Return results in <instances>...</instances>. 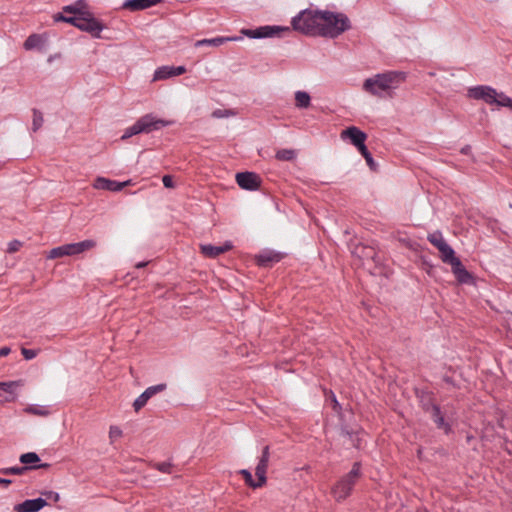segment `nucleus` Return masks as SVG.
Here are the masks:
<instances>
[{
    "mask_svg": "<svg viewBox=\"0 0 512 512\" xmlns=\"http://www.w3.org/2000/svg\"><path fill=\"white\" fill-rule=\"evenodd\" d=\"M406 78L407 74L402 71L378 73L364 81L363 89L374 96L381 97L383 92L397 89Z\"/></svg>",
    "mask_w": 512,
    "mask_h": 512,
    "instance_id": "obj_1",
    "label": "nucleus"
},
{
    "mask_svg": "<svg viewBox=\"0 0 512 512\" xmlns=\"http://www.w3.org/2000/svg\"><path fill=\"white\" fill-rule=\"evenodd\" d=\"M349 29H351V22L347 15L323 10L318 36L334 39Z\"/></svg>",
    "mask_w": 512,
    "mask_h": 512,
    "instance_id": "obj_2",
    "label": "nucleus"
},
{
    "mask_svg": "<svg viewBox=\"0 0 512 512\" xmlns=\"http://www.w3.org/2000/svg\"><path fill=\"white\" fill-rule=\"evenodd\" d=\"M323 10L307 8L300 11L291 20L292 28L304 35L318 36Z\"/></svg>",
    "mask_w": 512,
    "mask_h": 512,
    "instance_id": "obj_3",
    "label": "nucleus"
},
{
    "mask_svg": "<svg viewBox=\"0 0 512 512\" xmlns=\"http://www.w3.org/2000/svg\"><path fill=\"white\" fill-rule=\"evenodd\" d=\"M171 123V121L157 118L152 113L145 114L140 117L133 125L127 127L124 130V133L121 136V140H126L141 133L149 134L151 132L158 131L166 126H169Z\"/></svg>",
    "mask_w": 512,
    "mask_h": 512,
    "instance_id": "obj_4",
    "label": "nucleus"
},
{
    "mask_svg": "<svg viewBox=\"0 0 512 512\" xmlns=\"http://www.w3.org/2000/svg\"><path fill=\"white\" fill-rule=\"evenodd\" d=\"M361 477V463L354 462L351 470L342 476L331 488V494L336 502H342L348 498Z\"/></svg>",
    "mask_w": 512,
    "mask_h": 512,
    "instance_id": "obj_5",
    "label": "nucleus"
},
{
    "mask_svg": "<svg viewBox=\"0 0 512 512\" xmlns=\"http://www.w3.org/2000/svg\"><path fill=\"white\" fill-rule=\"evenodd\" d=\"M80 18L77 28L83 32L91 34L94 38H101V32L105 28L104 24L96 19L92 12L84 11L80 13Z\"/></svg>",
    "mask_w": 512,
    "mask_h": 512,
    "instance_id": "obj_6",
    "label": "nucleus"
},
{
    "mask_svg": "<svg viewBox=\"0 0 512 512\" xmlns=\"http://www.w3.org/2000/svg\"><path fill=\"white\" fill-rule=\"evenodd\" d=\"M241 32L250 39H263L280 36L281 33H290V28L277 25H265L256 29H242Z\"/></svg>",
    "mask_w": 512,
    "mask_h": 512,
    "instance_id": "obj_7",
    "label": "nucleus"
},
{
    "mask_svg": "<svg viewBox=\"0 0 512 512\" xmlns=\"http://www.w3.org/2000/svg\"><path fill=\"white\" fill-rule=\"evenodd\" d=\"M467 95L469 98L483 100L485 103L492 105L496 101L498 92L491 86L477 85L469 88Z\"/></svg>",
    "mask_w": 512,
    "mask_h": 512,
    "instance_id": "obj_8",
    "label": "nucleus"
},
{
    "mask_svg": "<svg viewBox=\"0 0 512 512\" xmlns=\"http://www.w3.org/2000/svg\"><path fill=\"white\" fill-rule=\"evenodd\" d=\"M236 182L244 190L256 191L260 188L262 180L258 174L246 171L236 174Z\"/></svg>",
    "mask_w": 512,
    "mask_h": 512,
    "instance_id": "obj_9",
    "label": "nucleus"
},
{
    "mask_svg": "<svg viewBox=\"0 0 512 512\" xmlns=\"http://www.w3.org/2000/svg\"><path fill=\"white\" fill-rule=\"evenodd\" d=\"M284 256V253L265 249L255 256V262L259 267L269 268L280 262Z\"/></svg>",
    "mask_w": 512,
    "mask_h": 512,
    "instance_id": "obj_10",
    "label": "nucleus"
},
{
    "mask_svg": "<svg viewBox=\"0 0 512 512\" xmlns=\"http://www.w3.org/2000/svg\"><path fill=\"white\" fill-rule=\"evenodd\" d=\"M270 459V448L266 445L262 449V454L259 458L258 464L255 468V475L257 477V485H265L267 482V468Z\"/></svg>",
    "mask_w": 512,
    "mask_h": 512,
    "instance_id": "obj_11",
    "label": "nucleus"
},
{
    "mask_svg": "<svg viewBox=\"0 0 512 512\" xmlns=\"http://www.w3.org/2000/svg\"><path fill=\"white\" fill-rule=\"evenodd\" d=\"M342 139H349L351 143L357 148L365 146L367 135L365 132L355 126H350L341 132Z\"/></svg>",
    "mask_w": 512,
    "mask_h": 512,
    "instance_id": "obj_12",
    "label": "nucleus"
},
{
    "mask_svg": "<svg viewBox=\"0 0 512 512\" xmlns=\"http://www.w3.org/2000/svg\"><path fill=\"white\" fill-rule=\"evenodd\" d=\"M47 505L44 498L27 499L22 503L16 504L14 510L16 512H38Z\"/></svg>",
    "mask_w": 512,
    "mask_h": 512,
    "instance_id": "obj_13",
    "label": "nucleus"
},
{
    "mask_svg": "<svg viewBox=\"0 0 512 512\" xmlns=\"http://www.w3.org/2000/svg\"><path fill=\"white\" fill-rule=\"evenodd\" d=\"M128 184H129V181L117 182V181L110 180L105 177H97L93 186L96 189L118 192V191H121Z\"/></svg>",
    "mask_w": 512,
    "mask_h": 512,
    "instance_id": "obj_14",
    "label": "nucleus"
},
{
    "mask_svg": "<svg viewBox=\"0 0 512 512\" xmlns=\"http://www.w3.org/2000/svg\"><path fill=\"white\" fill-rule=\"evenodd\" d=\"M428 413L438 429L443 430L446 435L452 432V426L446 421L441 407L438 404Z\"/></svg>",
    "mask_w": 512,
    "mask_h": 512,
    "instance_id": "obj_15",
    "label": "nucleus"
},
{
    "mask_svg": "<svg viewBox=\"0 0 512 512\" xmlns=\"http://www.w3.org/2000/svg\"><path fill=\"white\" fill-rule=\"evenodd\" d=\"M232 248H233V245H232L231 241H226L221 246H214V245H211V244H205V245H201V247H200L201 253L205 257H208V258H216L219 255H221V254H223L225 252L230 251Z\"/></svg>",
    "mask_w": 512,
    "mask_h": 512,
    "instance_id": "obj_16",
    "label": "nucleus"
},
{
    "mask_svg": "<svg viewBox=\"0 0 512 512\" xmlns=\"http://www.w3.org/2000/svg\"><path fill=\"white\" fill-rule=\"evenodd\" d=\"M450 266L452 273L459 283L468 284L473 280L472 274L465 268L460 259L453 262Z\"/></svg>",
    "mask_w": 512,
    "mask_h": 512,
    "instance_id": "obj_17",
    "label": "nucleus"
},
{
    "mask_svg": "<svg viewBox=\"0 0 512 512\" xmlns=\"http://www.w3.org/2000/svg\"><path fill=\"white\" fill-rule=\"evenodd\" d=\"M161 2L162 0H125L122 8L135 12L153 7Z\"/></svg>",
    "mask_w": 512,
    "mask_h": 512,
    "instance_id": "obj_18",
    "label": "nucleus"
},
{
    "mask_svg": "<svg viewBox=\"0 0 512 512\" xmlns=\"http://www.w3.org/2000/svg\"><path fill=\"white\" fill-rule=\"evenodd\" d=\"M50 463H39V465L32 466H15V467H6L0 469V473L3 475H23L28 470H36V469H47L50 468Z\"/></svg>",
    "mask_w": 512,
    "mask_h": 512,
    "instance_id": "obj_19",
    "label": "nucleus"
},
{
    "mask_svg": "<svg viewBox=\"0 0 512 512\" xmlns=\"http://www.w3.org/2000/svg\"><path fill=\"white\" fill-rule=\"evenodd\" d=\"M18 386V381L0 382V401H13L15 399V390Z\"/></svg>",
    "mask_w": 512,
    "mask_h": 512,
    "instance_id": "obj_20",
    "label": "nucleus"
},
{
    "mask_svg": "<svg viewBox=\"0 0 512 512\" xmlns=\"http://www.w3.org/2000/svg\"><path fill=\"white\" fill-rule=\"evenodd\" d=\"M241 39H242L241 36H233V37L218 36L215 38L198 40L195 42V47H202V46L219 47V46L223 45L224 43L231 42V41H238Z\"/></svg>",
    "mask_w": 512,
    "mask_h": 512,
    "instance_id": "obj_21",
    "label": "nucleus"
},
{
    "mask_svg": "<svg viewBox=\"0 0 512 512\" xmlns=\"http://www.w3.org/2000/svg\"><path fill=\"white\" fill-rule=\"evenodd\" d=\"M354 254L357 255L361 259L372 260L376 264L380 263V259L378 257V253L375 248L371 246L358 245L355 248Z\"/></svg>",
    "mask_w": 512,
    "mask_h": 512,
    "instance_id": "obj_22",
    "label": "nucleus"
},
{
    "mask_svg": "<svg viewBox=\"0 0 512 512\" xmlns=\"http://www.w3.org/2000/svg\"><path fill=\"white\" fill-rule=\"evenodd\" d=\"M417 397L419 398L420 407L425 413L430 412L437 405L434 401V394L430 391L422 390L417 393Z\"/></svg>",
    "mask_w": 512,
    "mask_h": 512,
    "instance_id": "obj_23",
    "label": "nucleus"
},
{
    "mask_svg": "<svg viewBox=\"0 0 512 512\" xmlns=\"http://www.w3.org/2000/svg\"><path fill=\"white\" fill-rule=\"evenodd\" d=\"M71 244L72 256L79 255L87 250L93 249L96 246V241L93 239H86L77 243Z\"/></svg>",
    "mask_w": 512,
    "mask_h": 512,
    "instance_id": "obj_24",
    "label": "nucleus"
},
{
    "mask_svg": "<svg viewBox=\"0 0 512 512\" xmlns=\"http://www.w3.org/2000/svg\"><path fill=\"white\" fill-rule=\"evenodd\" d=\"M439 251L441 253V260L446 264L451 265L459 259L456 257L454 249L447 242L440 247Z\"/></svg>",
    "mask_w": 512,
    "mask_h": 512,
    "instance_id": "obj_25",
    "label": "nucleus"
},
{
    "mask_svg": "<svg viewBox=\"0 0 512 512\" xmlns=\"http://www.w3.org/2000/svg\"><path fill=\"white\" fill-rule=\"evenodd\" d=\"M24 412L31 415L47 417L51 414L49 406L31 404L24 408Z\"/></svg>",
    "mask_w": 512,
    "mask_h": 512,
    "instance_id": "obj_26",
    "label": "nucleus"
},
{
    "mask_svg": "<svg viewBox=\"0 0 512 512\" xmlns=\"http://www.w3.org/2000/svg\"><path fill=\"white\" fill-rule=\"evenodd\" d=\"M174 76V66L165 65L155 70L153 80H164Z\"/></svg>",
    "mask_w": 512,
    "mask_h": 512,
    "instance_id": "obj_27",
    "label": "nucleus"
},
{
    "mask_svg": "<svg viewBox=\"0 0 512 512\" xmlns=\"http://www.w3.org/2000/svg\"><path fill=\"white\" fill-rule=\"evenodd\" d=\"M311 104V97L305 91H296L295 92V106L299 109L308 108Z\"/></svg>",
    "mask_w": 512,
    "mask_h": 512,
    "instance_id": "obj_28",
    "label": "nucleus"
},
{
    "mask_svg": "<svg viewBox=\"0 0 512 512\" xmlns=\"http://www.w3.org/2000/svg\"><path fill=\"white\" fill-rule=\"evenodd\" d=\"M19 461L23 466L39 465L40 457L36 452H27L20 455Z\"/></svg>",
    "mask_w": 512,
    "mask_h": 512,
    "instance_id": "obj_29",
    "label": "nucleus"
},
{
    "mask_svg": "<svg viewBox=\"0 0 512 512\" xmlns=\"http://www.w3.org/2000/svg\"><path fill=\"white\" fill-rule=\"evenodd\" d=\"M43 44L42 36L39 34H31L27 37L24 42V48L26 50H31L37 47H40Z\"/></svg>",
    "mask_w": 512,
    "mask_h": 512,
    "instance_id": "obj_30",
    "label": "nucleus"
},
{
    "mask_svg": "<svg viewBox=\"0 0 512 512\" xmlns=\"http://www.w3.org/2000/svg\"><path fill=\"white\" fill-rule=\"evenodd\" d=\"M341 435L348 438L354 447L359 448L360 438L358 436V432L350 430L347 426H343L341 427Z\"/></svg>",
    "mask_w": 512,
    "mask_h": 512,
    "instance_id": "obj_31",
    "label": "nucleus"
},
{
    "mask_svg": "<svg viewBox=\"0 0 512 512\" xmlns=\"http://www.w3.org/2000/svg\"><path fill=\"white\" fill-rule=\"evenodd\" d=\"M275 158L279 161H292L296 158V152L293 149H280L276 152Z\"/></svg>",
    "mask_w": 512,
    "mask_h": 512,
    "instance_id": "obj_32",
    "label": "nucleus"
},
{
    "mask_svg": "<svg viewBox=\"0 0 512 512\" xmlns=\"http://www.w3.org/2000/svg\"><path fill=\"white\" fill-rule=\"evenodd\" d=\"M358 151L361 153V155L364 157V159L366 160V163L367 165L369 166V168L372 170V171H376L377 170V167H378V164L375 162L372 154L370 153V151L367 149L366 145L361 147L360 149H358Z\"/></svg>",
    "mask_w": 512,
    "mask_h": 512,
    "instance_id": "obj_33",
    "label": "nucleus"
},
{
    "mask_svg": "<svg viewBox=\"0 0 512 512\" xmlns=\"http://www.w3.org/2000/svg\"><path fill=\"white\" fill-rule=\"evenodd\" d=\"M54 21L56 22H66L69 23L77 28L79 20H81L80 15H74V16H64L62 13H57L53 16Z\"/></svg>",
    "mask_w": 512,
    "mask_h": 512,
    "instance_id": "obj_34",
    "label": "nucleus"
},
{
    "mask_svg": "<svg viewBox=\"0 0 512 512\" xmlns=\"http://www.w3.org/2000/svg\"><path fill=\"white\" fill-rule=\"evenodd\" d=\"M32 112H33L32 131L36 132L42 127V125L44 123V118H43V114L40 110L34 108L32 110Z\"/></svg>",
    "mask_w": 512,
    "mask_h": 512,
    "instance_id": "obj_35",
    "label": "nucleus"
},
{
    "mask_svg": "<svg viewBox=\"0 0 512 512\" xmlns=\"http://www.w3.org/2000/svg\"><path fill=\"white\" fill-rule=\"evenodd\" d=\"M428 241L433 245L435 246L438 250L440 249V247H442L446 241L444 240L443 236H442V233L439 232V231H436L432 234H429L428 235Z\"/></svg>",
    "mask_w": 512,
    "mask_h": 512,
    "instance_id": "obj_36",
    "label": "nucleus"
},
{
    "mask_svg": "<svg viewBox=\"0 0 512 512\" xmlns=\"http://www.w3.org/2000/svg\"><path fill=\"white\" fill-rule=\"evenodd\" d=\"M84 4V0H78L75 4L66 5L63 7V12L70 13L73 15H80L85 10H82L79 6Z\"/></svg>",
    "mask_w": 512,
    "mask_h": 512,
    "instance_id": "obj_37",
    "label": "nucleus"
},
{
    "mask_svg": "<svg viewBox=\"0 0 512 512\" xmlns=\"http://www.w3.org/2000/svg\"><path fill=\"white\" fill-rule=\"evenodd\" d=\"M239 473L243 476L244 480H245V483L251 487V488H260L262 487L263 485H257V481H255L252 477V474L249 470L247 469H242L239 471Z\"/></svg>",
    "mask_w": 512,
    "mask_h": 512,
    "instance_id": "obj_38",
    "label": "nucleus"
},
{
    "mask_svg": "<svg viewBox=\"0 0 512 512\" xmlns=\"http://www.w3.org/2000/svg\"><path fill=\"white\" fill-rule=\"evenodd\" d=\"M150 397L148 396V393H145L144 391L135 399L133 403V408L136 412H138L140 409H142L148 402Z\"/></svg>",
    "mask_w": 512,
    "mask_h": 512,
    "instance_id": "obj_39",
    "label": "nucleus"
},
{
    "mask_svg": "<svg viewBox=\"0 0 512 512\" xmlns=\"http://www.w3.org/2000/svg\"><path fill=\"white\" fill-rule=\"evenodd\" d=\"M494 104L512 109V98L501 92L496 96V101Z\"/></svg>",
    "mask_w": 512,
    "mask_h": 512,
    "instance_id": "obj_40",
    "label": "nucleus"
},
{
    "mask_svg": "<svg viewBox=\"0 0 512 512\" xmlns=\"http://www.w3.org/2000/svg\"><path fill=\"white\" fill-rule=\"evenodd\" d=\"M167 388V384L166 383H160V384H157V385H153V386H149L148 388H146L144 390L145 393H148V396L150 398H152L153 396H155L156 394L160 393V392H163L164 390H166Z\"/></svg>",
    "mask_w": 512,
    "mask_h": 512,
    "instance_id": "obj_41",
    "label": "nucleus"
},
{
    "mask_svg": "<svg viewBox=\"0 0 512 512\" xmlns=\"http://www.w3.org/2000/svg\"><path fill=\"white\" fill-rule=\"evenodd\" d=\"M66 256L64 253L63 246H57L55 248H52L49 253L47 254V259H56Z\"/></svg>",
    "mask_w": 512,
    "mask_h": 512,
    "instance_id": "obj_42",
    "label": "nucleus"
},
{
    "mask_svg": "<svg viewBox=\"0 0 512 512\" xmlns=\"http://www.w3.org/2000/svg\"><path fill=\"white\" fill-rule=\"evenodd\" d=\"M122 430L120 427L112 425L109 428V438L111 442H113L115 439L120 438L122 436Z\"/></svg>",
    "mask_w": 512,
    "mask_h": 512,
    "instance_id": "obj_43",
    "label": "nucleus"
},
{
    "mask_svg": "<svg viewBox=\"0 0 512 512\" xmlns=\"http://www.w3.org/2000/svg\"><path fill=\"white\" fill-rule=\"evenodd\" d=\"M21 353L26 360H32L38 355V350L22 348Z\"/></svg>",
    "mask_w": 512,
    "mask_h": 512,
    "instance_id": "obj_44",
    "label": "nucleus"
},
{
    "mask_svg": "<svg viewBox=\"0 0 512 512\" xmlns=\"http://www.w3.org/2000/svg\"><path fill=\"white\" fill-rule=\"evenodd\" d=\"M22 246V242L19 240H12L8 243L7 252L8 253H15L17 252Z\"/></svg>",
    "mask_w": 512,
    "mask_h": 512,
    "instance_id": "obj_45",
    "label": "nucleus"
},
{
    "mask_svg": "<svg viewBox=\"0 0 512 512\" xmlns=\"http://www.w3.org/2000/svg\"><path fill=\"white\" fill-rule=\"evenodd\" d=\"M156 469L162 473H171L172 464L169 462H161L156 464Z\"/></svg>",
    "mask_w": 512,
    "mask_h": 512,
    "instance_id": "obj_46",
    "label": "nucleus"
},
{
    "mask_svg": "<svg viewBox=\"0 0 512 512\" xmlns=\"http://www.w3.org/2000/svg\"><path fill=\"white\" fill-rule=\"evenodd\" d=\"M162 183H163L164 187H166V188H174L175 187L174 180L171 175H164L162 177Z\"/></svg>",
    "mask_w": 512,
    "mask_h": 512,
    "instance_id": "obj_47",
    "label": "nucleus"
},
{
    "mask_svg": "<svg viewBox=\"0 0 512 512\" xmlns=\"http://www.w3.org/2000/svg\"><path fill=\"white\" fill-rule=\"evenodd\" d=\"M442 380H443L446 384L450 385V386H451V387H453V388H459V385L456 383V381H455L451 376L444 375V376L442 377Z\"/></svg>",
    "mask_w": 512,
    "mask_h": 512,
    "instance_id": "obj_48",
    "label": "nucleus"
},
{
    "mask_svg": "<svg viewBox=\"0 0 512 512\" xmlns=\"http://www.w3.org/2000/svg\"><path fill=\"white\" fill-rule=\"evenodd\" d=\"M42 494L45 495L47 497V499H52L55 502H57L60 498L59 493L54 492V491H45Z\"/></svg>",
    "mask_w": 512,
    "mask_h": 512,
    "instance_id": "obj_49",
    "label": "nucleus"
},
{
    "mask_svg": "<svg viewBox=\"0 0 512 512\" xmlns=\"http://www.w3.org/2000/svg\"><path fill=\"white\" fill-rule=\"evenodd\" d=\"M186 72V67L185 66H174V75L175 76H179V75H182Z\"/></svg>",
    "mask_w": 512,
    "mask_h": 512,
    "instance_id": "obj_50",
    "label": "nucleus"
},
{
    "mask_svg": "<svg viewBox=\"0 0 512 512\" xmlns=\"http://www.w3.org/2000/svg\"><path fill=\"white\" fill-rule=\"evenodd\" d=\"M229 114H230V111H227V110L222 111V110H220V109L215 110V111L213 112V116H214V117H217V118H220V117H223V116H227V115H229Z\"/></svg>",
    "mask_w": 512,
    "mask_h": 512,
    "instance_id": "obj_51",
    "label": "nucleus"
},
{
    "mask_svg": "<svg viewBox=\"0 0 512 512\" xmlns=\"http://www.w3.org/2000/svg\"><path fill=\"white\" fill-rule=\"evenodd\" d=\"M10 352H11L10 347H8V346L1 347L0 348V357H5V356L9 355Z\"/></svg>",
    "mask_w": 512,
    "mask_h": 512,
    "instance_id": "obj_52",
    "label": "nucleus"
},
{
    "mask_svg": "<svg viewBox=\"0 0 512 512\" xmlns=\"http://www.w3.org/2000/svg\"><path fill=\"white\" fill-rule=\"evenodd\" d=\"M62 246H63L65 255L66 256H72V254H71V244L67 243V244H64Z\"/></svg>",
    "mask_w": 512,
    "mask_h": 512,
    "instance_id": "obj_53",
    "label": "nucleus"
},
{
    "mask_svg": "<svg viewBox=\"0 0 512 512\" xmlns=\"http://www.w3.org/2000/svg\"><path fill=\"white\" fill-rule=\"evenodd\" d=\"M12 480L8 478H0V485H3L5 487H8L10 484H12Z\"/></svg>",
    "mask_w": 512,
    "mask_h": 512,
    "instance_id": "obj_54",
    "label": "nucleus"
},
{
    "mask_svg": "<svg viewBox=\"0 0 512 512\" xmlns=\"http://www.w3.org/2000/svg\"><path fill=\"white\" fill-rule=\"evenodd\" d=\"M460 152L464 155H468L470 154L471 152V146L470 145H465L464 147L461 148Z\"/></svg>",
    "mask_w": 512,
    "mask_h": 512,
    "instance_id": "obj_55",
    "label": "nucleus"
},
{
    "mask_svg": "<svg viewBox=\"0 0 512 512\" xmlns=\"http://www.w3.org/2000/svg\"><path fill=\"white\" fill-rule=\"evenodd\" d=\"M333 409L335 411H338L339 409H341V406H340L339 402L337 401L335 395H333Z\"/></svg>",
    "mask_w": 512,
    "mask_h": 512,
    "instance_id": "obj_56",
    "label": "nucleus"
},
{
    "mask_svg": "<svg viewBox=\"0 0 512 512\" xmlns=\"http://www.w3.org/2000/svg\"><path fill=\"white\" fill-rule=\"evenodd\" d=\"M147 265V262H139L135 265L136 268H142V267H145Z\"/></svg>",
    "mask_w": 512,
    "mask_h": 512,
    "instance_id": "obj_57",
    "label": "nucleus"
},
{
    "mask_svg": "<svg viewBox=\"0 0 512 512\" xmlns=\"http://www.w3.org/2000/svg\"><path fill=\"white\" fill-rule=\"evenodd\" d=\"M472 439V436H467V440L470 441Z\"/></svg>",
    "mask_w": 512,
    "mask_h": 512,
    "instance_id": "obj_58",
    "label": "nucleus"
}]
</instances>
